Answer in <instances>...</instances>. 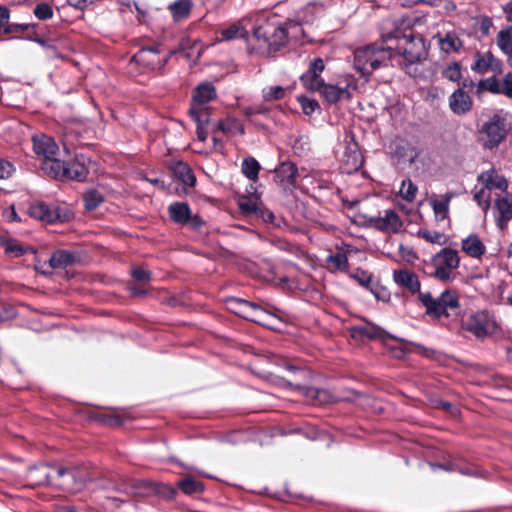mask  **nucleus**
Instances as JSON below:
<instances>
[{
	"mask_svg": "<svg viewBox=\"0 0 512 512\" xmlns=\"http://www.w3.org/2000/svg\"><path fill=\"white\" fill-rule=\"evenodd\" d=\"M54 475V486L69 493H77L81 491L88 482L95 480L94 474L84 465L69 467L55 465Z\"/></svg>",
	"mask_w": 512,
	"mask_h": 512,
	"instance_id": "nucleus-4",
	"label": "nucleus"
},
{
	"mask_svg": "<svg viewBox=\"0 0 512 512\" xmlns=\"http://www.w3.org/2000/svg\"><path fill=\"white\" fill-rule=\"evenodd\" d=\"M5 252L11 257H19L24 254V248L17 241H7Z\"/></svg>",
	"mask_w": 512,
	"mask_h": 512,
	"instance_id": "nucleus-57",
	"label": "nucleus"
},
{
	"mask_svg": "<svg viewBox=\"0 0 512 512\" xmlns=\"http://www.w3.org/2000/svg\"><path fill=\"white\" fill-rule=\"evenodd\" d=\"M230 309L237 315L246 318L248 311L250 309L251 302L233 298L229 301Z\"/></svg>",
	"mask_w": 512,
	"mask_h": 512,
	"instance_id": "nucleus-47",
	"label": "nucleus"
},
{
	"mask_svg": "<svg viewBox=\"0 0 512 512\" xmlns=\"http://www.w3.org/2000/svg\"><path fill=\"white\" fill-rule=\"evenodd\" d=\"M13 166L10 162L0 160V179H6L11 176Z\"/></svg>",
	"mask_w": 512,
	"mask_h": 512,
	"instance_id": "nucleus-64",
	"label": "nucleus"
},
{
	"mask_svg": "<svg viewBox=\"0 0 512 512\" xmlns=\"http://www.w3.org/2000/svg\"><path fill=\"white\" fill-rule=\"evenodd\" d=\"M131 275L135 280L143 284L148 282L151 278V273L148 270L140 267L134 268L131 272Z\"/></svg>",
	"mask_w": 512,
	"mask_h": 512,
	"instance_id": "nucleus-59",
	"label": "nucleus"
},
{
	"mask_svg": "<svg viewBox=\"0 0 512 512\" xmlns=\"http://www.w3.org/2000/svg\"><path fill=\"white\" fill-rule=\"evenodd\" d=\"M274 315L275 314L267 311L265 308H262L258 304L251 302L250 309L245 319L261 324L263 326L270 327L271 319Z\"/></svg>",
	"mask_w": 512,
	"mask_h": 512,
	"instance_id": "nucleus-29",
	"label": "nucleus"
},
{
	"mask_svg": "<svg viewBox=\"0 0 512 512\" xmlns=\"http://www.w3.org/2000/svg\"><path fill=\"white\" fill-rule=\"evenodd\" d=\"M462 250L470 257L480 258L486 253V247L476 234H471L461 243Z\"/></svg>",
	"mask_w": 512,
	"mask_h": 512,
	"instance_id": "nucleus-25",
	"label": "nucleus"
},
{
	"mask_svg": "<svg viewBox=\"0 0 512 512\" xmlns=\"http://www.w3.org/2000/svg\"><path fill=\"white\" fill-rule=\"evenodd\" d=\"M507 132L505 119L494 115L480 129V141L484 148L493 149L505 139Z\"/></svg>",
	"mask_w": 512,
	"mask_h": 512,
	"instance_id": "nucleus-8",
	"label": "nucleus"
},
{
	"mask_svg": "<svg viewBox=\"0 0 512 512\" xmlns=\"http://www.w3.org/2000/svg\"><path fill=\"white\" fill-rule=\"evenodd\" d=\"M384 43L395 41L390 44L393 47V58L395 56L403 57V62L421 63L427 58L428 51L423 37L419 34L402 33L399 29L382 34Z\"/></svg>",
	"mask_w": 512,
	"mask_h": 512,
	"instance_id": "nucleus-2",
	"label": "nucleus"
},
{
	"mask_svg": "<svg viewBox=\"0 0 512 512\" xmlns=\"http://www.w3.org/2000/svg\"><path fill=\"white\" fill-rule=\"evenodd\" d=\"M497 45L504 54L512 52V26L499 31Z\"/></svg>",
	"mask_w": 512,
	"mask_h": 512,
	"instance_id": "nucleus-41",
	"label": "nucleus"
},
{
	"mask_svg": "<svg viewBox=\"0 0 512 512\" xmlns=\"http://www.w3.org/2000/svg\"><path fill=\"white\" fill-rule=\"evenodd\" d=\"M474 200L481 206L484 210H487L490 206V193L485 186L481 188L479 191L475 192Z\"/></svg>",
	"mask_w": 512,
	"mask_h": 512,
	"instance_id": "nucleus-51",
	"label": "nucleus"
},
{
	"mask_svg": "<svg viewBox=\"0 0 512 512\" xmlns=\"http://www.w3.org/2000/svg\"><path fill=\"white\" fill-rule=\"evenodd\" d=\"M245 17L236 23L231 24L227 28H223L220 31L221 39L230 41L234 39L246 38L248 36L247 24H251L250 21H244Z\"/></svg>",
	"mask_w": 512,
	"mask_h": 512,
	"instance_id": "nucleus-27",
	"label": "nucleus"
},
{
	"mask_svg": "<svg viewBox=\"0 0 512 512\" xmlns=\"http://www.w3.org/2000/svg\"><path fill=\"white\" fill-rule=\"evenodd\" d=\"M0 315V322L12 320L16 317V311L12 306L3 305Z\"/></svg>",
	"mask_w": 512,
	"mask_h": 512,
	"instance_id": "nucleus-63",
	"label": "nucleus"
},
{
	"mask_svg": "<svg viewBox=\"0 0 512 512\" xmlns=\"http://www.w3.org/2000/svg\"><path fill=\"white\" fill-rule=\"evenodd\" d=\"M464 326L467 331L473 333L478 338L486 337L497 329L495 320L485 312L471 315Z\"/></svg>",
	"mask_w": 512,
	"mask_h": 512,
	"instance_id": "nucleus-9",
	"label": "nucleus"
},
{
	"mask_svg": "<svg viewBox=\"0 0 512 512\" xmlns=\"http://www.w3.org/2000/svg\"><path fill=\"white\" fill-rule=\"evenodd\" d=\"M66 165L65 161H60L54 156L52 158L44 159L41 164V169L45 174L52 178L63 179L67 173Z\"/></svg>",
	"mask_w": 512,
	"mask_h": 512,
	"instance_id": "nucleus-26",
	"label": "nucleus"
},
{
	"mask_svg": "<svg viewBox=\"0 0 512 512\" xmlns=\"http://www.w3.org/2000/svg\"><path fill=\"white\" fill-rule=\"evenodd\" d=\"M189 113L193 120L196 122L197 126L205 127V125L209 122L210 111L205 106L191 104Z\"/></svg>",
	"mask_w": 512,
	"mask_h": 512,
	"instance_id": "nucleus-40",
	"label": "nucleus"
},
{
	"mask_svg": "<svg viewBox=\"0 0 512 512\" xmlns=\"http://www.w3.org/2000/svg\"><path fill=\"white\" fill-rule=\"evenodd\" d=\"M190 208L187 203L176 202L169 206V215L177 223L184 224L190 219Z\"/></svg>",
	"mask_w": 512,
	"mask_h": 512,
	"instance_id": "nucleus-34",
	"label": "nucleus"
},
{
	"mask_svg": "<svg viewBox=\"0 0 512 512\" xmlns=\"http://www.w3.org/2000/svg\"><path fill=\"white\" fill-rule=\"evenodd\" d=\"M501 63L490 52L478 54L472 70L478 73H486L489 70L497 71L500 69Z\"/></svg>",
	"mask_w": 512,
	"mask_h": 512,
	"instance_id": "nucleus-28",
	"label": "nucleus"
},
{
	"mask_svg": "<svg viewBox=\"0 0 512 512\" xmlns=\"http://www.w3.org/2000/svg\"><path fill=\"white\" fill-rule=\"evenodd\" d=\"M155 492L166 499H173L177 494V490L174 487L167 484L156 485Z\"/></svg>",
	"mask_w": 512,
	"mask_h": 512,
	"instance_id": "nucleus-55",
	"label": "nucleus"
},
{
	"mask_svg": "<svg viewBox=\"0 0 512 512\" xmlns=\"http://www.w3.org/2000/svg\"><path fill=\"white\" fill-rule=\"evenodd\" d=\"M419 234L427 241L431 243H437V244H443L444 241V234L437 232V231H429V230H421Z\"/></svg>",
	"mask_w": 512,
	"mask_h": 512,
	"instance_id": "nucleus-54",
	"label": "nucleus"
},
{
	"mask_svg": "<svg viewBox=\"0 0 512 512\" xmlns=\"http://www.w3.org/2000/svg\"><path fill=\"white\" fill-rule=\"evenodd\" d=\"M449 107L454 114H466L472 108V99L467 92L459 88L450 96Z\"/></svg>",
	"mask_w": 512,
	"mask_h": 512,
	"instance_id": "nucleus-17",
	"label": "nucleus"
},
{
	"mask_svg": "<svg viewBox=\"0 0 512 512\" xmlns=\"http://www.w3.org/2000/svg\"><path fill=\"white\" fill-rule=\"evenodd\" d=\"M298 177L297 167L292 162H283L275 169V178L284 188L295 185Z\"/></svg>",
	"mask_w": 512,
	"mask_h": 512,
	"instance_id": "nucleus-18",
	"label": "nucleus"
},
{
	"mask_svg": "<svg viewBox=\"0 0 512 512\" xmlns=\"http://www.w3.org/2000/svg\"><path fill=\"white\" fill-rule=\"evenodd\" d=\"M353 278L356 279L359 284H361L364 287H368L371 282V275L361 269H357L356 272L353 274Z\"/></svg>",
	"mask_w": 512,
	"mask_h": 512,
	"instance_id": "nucleus-60",
	"label": "nucleus"
},
{
	"mask_svg": "<svg viewBox=\"0 0 512 512\" xmlns=\"http://www.w3.org/2000/svg\"><path fill=\"white\" fill-rule=\"evenodd\" d=\"M478 181L488 190L499 189L504 191L508 187L507 180L494 169L481 173L478 176Z\"/></svg>",
	"mask_w": 512,
	"mask_h": 512,
	"instance_id": "nucleus-24",
	"label": "nucleus"
},
{
	"mask_svg": "<svg viewBox=\"0 0 512 512\" xmlns=\"http://www.w3.org/2000/svg\"><path fill=\"white\" fill-rule=\"evenodd\" d=\"M327 262L340 271H344L348 267V258L344 253L330 255L327 258Z\"/></svg>",
	"mask_w": 512,
	"mask_h": 512,
	"instance_id": "nucleus-48",
	"label": "nucleus"
},
{
	"mask_svg": "<svg viewBox=\"0 0 512 512\" xmlns=\"http://www.w3.org/2000/svg\"><path fill=\"white\" fill-rule=\"evenodd\" d=\"M434 406L437 409H442V410L448 412L452 416H456L459 413V410L455 405H453L452 403H450L448 401H444L441 399L436 400L434 402Z\"/></svg>",
	"mask_w": 512,
	"mask_h": 512,
	"instance_id": "nucleus-58",
	"label": "nucleus"
},
{
	"mask_svg": "<svg viewBox=\"0 0 512 512\" xmlns=\"http://www.w3.org/2000/svg\"><path fill=\"white\" fill-rule=\"evenodd\" d=\"M132 61L146 68L155 70L161 69L168 61V56L161 57L157 47H145L140 49L133 57Z\"/></svg>",
	"mask_w": 512,
	"mask_h": 512,
	"instance_id": "nucleus-13",
	"label": "nucleus"
},
{
	"mask_svg": "<svg viewBox=\"0 0 512 512\" xmlns=\"http://www.w3.org/2000/svg\"><path fill=\"white\" fill-rule=\"evenodd\" d=\"M393 59V47L373 43L354 51V66L364 76L368 77L388 60Z\"/></svg>",
	"mask_w": 512,
	"mask_h": 512,
	"instance_id": "nucleus-3",
	"label": "nucleus"
},
{
	"mask_svg": "<svg viewBox=\"0 0 512 512\" xmlns=\"http://www.w3.org/2000/svg\"><path fill=\"white\" fill-rule=\"evenodd\" d=\"M172 171L175 177L178 178L183 184L190 187L195 185L196 177L187 164L178 161L172 166Z\"/></svg>",
	"mask_w": 512,
	"mask_h": 512,
	"instance_id": "nucleus-33",
	"label": "nucleus"
},
{
	"mask_svg": "<svg viewBox=\"0 0 512 512\" xmlns=\"http://www.w3.org/2000/svg\"><path fill=\"white\" fill-rule=\"evenodd\" d=\"M260 169V164L254 158L248 157L243 160L242 172L249 180L256 181Z\"/></svg>",
	"mask_w": 512,
	"mask_h": 512,
	"instance_id": "nucleus-42",
	"label": "nucleus"
},
{
	"mask_svg": "<svg viewBox=\"0 0 512 512\" xmlns=\"http://www.w3.org/2000/svg\"><path fill=\"white\" fill-rule=\"evenodd\" d=\"M441 74L443 78L451 82H459L462 78V66L459 62H452L442 70Z\"/></svg>",
	"mask_w": 512,
	"mask_h": 512,
	"instance_id": "nucleus-43",
	"label": "nucleus"
},
{
	"mask_svg": "<svg viewBox=\"0 0 512 512\" xmlns=\"http://www.w3.org/2000/svg\"><path fill=\"white\" fill-rule=\"evenodd\" d=\"M101 489L109 490L113 489L118 493H124L126 495H143V490L148 487V484L140 480L124 479L121 483L116 484L114 482L103 483L99 486Z\"/></svg>",
	"mask_w": 512,
	"mask_h": 512,
	"instance_id": "nucleus-15",
	"label": "nucleus"
},
{
	"mask_svg": "<svg viewBox=\"0 0 512 512\" xmlns=\"http://www.w3.org/2000/svg\"><path fill=\"white\" fill-rule=\"evenodd\" d=\"M34 15L40 20H48L52 18L53 10L48 4L41 3L34 8Z\"/></svg>",
	"mask_w": 512,
	"mask_h": 512,
	"instance_id": "nucleus-53",
	"label": "nucleus"
},
{
	"mask_svg": "<svg viewBox=\"0 0 512 512\" xmlns=\"http://www.w3.org/2000/svg\"><path fill=\"white\" fill-rule=\"evenodd\" d=\"M54 470L55 465L40 464L31 467L26 475L27 485L29 487H36L41 485H53L54 486Z\"/></svg>",
	"mask_w": 512,
	"mask_h": 512,
	"instance_id": "nucleus-11",
	"label": "nucleus"
},
{
	"mask_svg": "<svg viewBox=\"0 0 512 512\" xmlns=\"http://www.w3.org/2000/svg\"><path fill=\"white\" fill-rule=\"evenodd\" d=\"M215 97V87L210 83H203L196 87L192 97V104L204 106L206 103H208Z\"/></svg>",
	"mask_w": 512,
	"mask_h": 512,
	"instance_id": "nucleus-31",
	"label": "nucleus"
},
{
	"mask_svg": "<svg viewBox=\"0 0 512 512\" xmlns=\"http://www.w3.org/2000/svg\"><path fill=\"white\" fill-rule=\"evenodd\" d=\"M244 21L251 22L253 38L256 40L254 49L264 56H272L285 47L289 37H295L301 29L298 23L292 21L284 24L269 22L260 12L247 15Z\"/></svg>",
	"mask_w": 512,
	"mask_h": 512,
	"instance_id": "nucleus-1",
	"label": "nucleus"
},
{
	"mask_svg": "<svg viewBox=\"0 0 512 512\" xmlns=\"http://www.w3.org/2000/svg\"><path fill=\"white\" fill-rule=\"evenodd\" d=\"M419 299L426 307V313L436 318L456 316L460 312L458 296L452 290H445L437 298L430 293H420Z\"/></svg>",
	"mask_w": 512,
	"mask_h": 512,
	"instance_id": "nucleus-5",
	"label": "nucleus"
},
{
	"mask_svg": "<svg viewBox=\"0 0 512 512\" xmlns=\"http://www.w3.org/2000/svg\"><path fill=\"white\" fill-rule=\"evenodd\" d=\"M192 5V0H178L169 6V10L176 21H181L188 17Z\"/></svg>",
	"mask_w": 512,
	"mask_h": 512,
	"instance_id": "nucleus-37",
	"label": "nucleus"
},
{
	"mask_svg": "<svg viewBox=\"0 0 512 512\" xmlns=\"http://www.w3.org/2000/svg\"><path fill=\"white\" fill-rule=\"evenodd\" d=\"M29 214L34 219L47 223L65 222L69 219L67 212L57 206H49L45 203H38L29 208Z\"/></svg>",
	"mask_w": 512,
	"mask_h": 512,
	"instance_id": "nucleus-10",
	"label": "nucleus"
},
{
	"mask_svg": "<svg viewBox=\"0 0 512 512\" xmlns=\"http://www.w3.org/2000/svg\"><path fill=\"white\" fill-rule=\"evenodd\" d=\"M393 279L399 286H402L412 293L419 292L420 282L417 275L407 269L395 270Z\"/></svg>",
	"mask_w": 512,
	"mask_h": 512,
	"instance_id": "nucleus-21",
	"label": "nucleus"
},
{
	"mask_svg": "<svg viewBox=\"0 0 512 512\" xmlns=\"http://www.w3.org/2000/svg\"><path fill=\"white\" fill-rule=\"evenodd\" d=\"M501 94H504L505 96L512 99V73H508L503 78Z\"/></svg>",
	"mask_w": 512,
	"mask_h": 512,
	"instance_id": "nucleus-61",
	"label": "nucleus"
},
{
	"mask_svg": "<svg viewBox=\"0 0 512 512\" xmlns=\"http://www.w3.org/2000/svg\"><path fill=\"white\" fill-rule=\"evenodd\" d=\"M177 486L186 495H197L204 490L203 484L192 477L179 480Z\"/></svg>",
	"mask_w": 512,
	"mask_h": 512,
	"instance_id": "nucleus-38",
	"label": "nucleus"
},
{
	"mask_svg": "<svg viewBox=\"0 0 512 512\" xmlns=\"http://www.w3.org/2000/svg\"><path fill=\"white\" fill-rule=\"evenodd\" d=\"M420 63H410V62H403L399 63V65L402 66L406 74H408L410 77L413 78H421L422 77V70L419 67Z\"/></svg>",
	"mask_w": 512,
	"mask_h": 512,
	"instance_id": "nucleus-56",
	"label": "nucleus"
},
{
	"mask_svg": "<svg viewBox=\"0 0 512 512\" xmlns=\"http://www.w3.org/2000/svg\"><path fill=\"white\" fill-rule=\"evenodd\" d=\"M285 95V90L281 86H271L264 90V99L266 101L279 100Z\"/></svg>",
	"mask_w": 512,
	"mask_h": 512,
	"instance_id": "nucleus-52",
	"label": "nucleus"
},
{
	"mask_svg": "<svg viewBox=\"0 0 512 512\" xmlns=\"http://www.w3.org/2000/svg\"><path fill=\"white\" fill-rule=\"evenodd\" d=\"M453 197V192H447L444 195L440 196V198L430 199V205L434 211L435 216L438 219L444 220L448 217L449 205Z\"/></svg>",
	"mask_w": 512,
	"mask_h": 512,
	"instance_id": "nucleus-30",
	"label": "nucleus"
},
{
	"mask_svg": "<svg viewBox=\"0 0 512 512\" xmlns=\"http://www.w3.org/2000/svg\"><path fill=\"white\" fill-rule=\"evenodd\" d=\"M369 225L386 233H397L403 223L398 214L391 209L385 210L382 215L370 217Z\"/></svg>",
	"mask_w": 512,
	"mask_h": 512,
	"instance_id": "nucleus-12",
	"label": "nucleus"
},
{
	"mask_svg": "<svg viewBox=\"0 0 512 512\" xmlns=\"http://www.w3.org/2000/svg\"><path fill=\"white\" fill-rule=\"evenodd\" d=\"M498 216L496 221L501 229H504L507 222L512 219V194H506L496 200Z\"/></svg>",
	"mask_w": 512,
	"mask_h": 512,
	"instance_id": "nucleus-22",
	"label": "nucleus"
},
{
	"mask_svg": "<svg viewBox=\"0 0 512 512\" xmlns=\"http://www.w3.org/2000/svg\"><path fill=\"white\" fill-rule=\"evenodd\" d=\"M434 38L437 39L440 50L446 54L459 52L463 47L462 40L454 31L437 33Z\"/></svg>",
	"mask_w": 512,
	"mask_h": 512,
	"instance_id": "nucleus-19",
	"label": "nucleus"
},
{
	"mask_svg": "<svg viewBox=\"0 0 512 512\" xmlns=\"http://www.w3.org/2000/svg\"><path fill=\"white\" fill-rule=\"evenodd\" d=\"M417 191V186L410 179H406L402 181L399 193L404 200L413 202Z\"/></svg>",
	"mask_w": 512,
	"mask_h": 512,
	"instance_id": "nucleus-44",
	"label": "nucleus"
},
{
	"mask_svg": "<svg viewBox=\"0 0 512 512\" xmlns=\"http://www.w3.org/2000/svg\"><path fill=\"white\" fill-rule=\"evenodd\" d=\"M479 89L487 90L492 93L501 94V85L496 77H489L479 82Z\"/></svg>",
	"mask_w": 512,
	"mask_h": 512,
	"instance_id": "nucleus-49",
	"label": "nucleus"
},
{
	"mask_svg": "<svg viewBox=\"0 0 512 512\" xmlns=\"http://www.w3.org/2000/svg\"><path fill=\"white\" fill-rule=\"evenodd\" d=\"M357 89V82L351 75H346L339 79L336 85L326 84L321 81L317 87H312L309 90L319 92L322 97L329 103H336L341 100H349L352 97V92Z\"/></svg>",
	"mask_w": 512,
	"mask_h": 512,
	"instance_id": "nucleus-6",
	"label": "nucleus"
},
{
	"mask_svg": "<svg viewBox=\"0 0 512 512\" xmlns=\"http://www.w3.org/2000/svg\"><path fill=\"white\" fill-rule=\"evenodd\" d=\"M202 46L198 40L182 39L179 44V52L183 57L197 60L201 54Z\"/></svg>",
	"mask_w": 512,
	"mask_h": 512,
	"instance_id": "nucleus-32",
	"label": "nucleus"
},
{
	"mask_svg": "<svg viewBox=\"0 0 512 512\" xmlns=\"http://www.w3.org/2000/svg\"><path fill=\"white\" fill-rule=\"evenodd\" d=\"M85 157L83 155L76 156L72 162H66L65 174L66 179L84 181L88 175V169L85 165Z\"/></svg>",
	"mask_w": 512,
	"mask_h": 512,
	"instance_id": "nucleus-23",
	"label": "nucleus"
},
{
	"mask_svg": "<svg viewBox=\"0 0 512 512\" xmlns=\"http://www.w3.org/2000/svg\"><path fill=\"white\" fill-rule=\"evenodd\" d=\"M30 27L29 24H7L3 27L4 34H12L17 32H23L28 30Z\"/></svg>",
	"mask_w": 512,
	"mask_h": 512,
	"instance_id": "nucleus-62",
	"label": "nucleus"
},
{
	"mask_svg": "<svg viewBox=\"0 0 512 512\" xmlns=\"http://www.w3.org/2000/svg\"><path fill=\"white\" fill-rule=\"evenodd\" d=\"M350 336L355 340H383L387 333L381 327L366 321L363 324L352 326L349 329Z\"/></svg>",
	"mask_w": 512,
	"mask_h": 512,
	"instance_id": "nucleus-14",
	"label": "nucleus"
},
{
	"mask_svg": "<svg viewBox=\"0 0 512 512\" xmlns=\"http://www.w3.org/2000/svg\"><path fill=\"white\" fill-rule=\"evenodd\" d=\"M238 206L242 214L244 215H258L261 208L258 207L257 203L251 200L247 196H243L238 201Z\"/></svg>",
	"mask_w": 512,
	"mask_h": 512,
	"instance_id": "nucleus-46",
	"label": "nucleus"
},
{
	"mask_svg": "<svg viewBox=\"0 0 512 512\" xmlns=\"http://www.w3.org/2000/svg\"><path fill=\"white\" fill-rule=\"evenodd\" d=\"M217 130L222 131L223 133H230L234 129H237L240 134H244V128L240 125L236 120L228 119L225 122H219L216 127Z\"/></svg>",
	"mask_w": 512,
	"mask_h": 512,
	"instance_id": "nucleus-50",
	"label": "nucleus"
},
{
	"mask_svg": "<svg viewBox=\"0 0 512 512\" xmlns=\"http://www.w3.org/2000/svg\"><path fill=\"white\" fill-rule=\"evenodd\" d=\"M392 154L398 160L408 161L410 164L414 163L418 157L417 150L408 143L397 144Z\"/></svg>",
	"mask_w": 512,
	"mask_h": 512,
	"instance_id": "nucleus-35",
	"label": "nucleus"
},
{
	"mask_svg": "<svg viewBox=\"0 0 512 512\" xmlns=\"http://www.w3.org/2000/svg\"><path fill=\"white\" fill-rule=\"evenodd\" d=\"M83 200L87 210H95L103 202V196L96 190H90L84 194Z\"/></svg>",
	"mask_w": 512,
	"mask_h": 512,
	"instance_id": "nucleus-45",
	"label": "nucleus"
},
{
	"mask_svg": "<svg viewBox=\"0 0 512 512\" xmlns=\"http://www.w3.org/2000/svg\"><path fill=\"white\" fill-rule=\"evenodd\" d=\"M324 68L325 65L321 58L313 59L310 62L307 72L304 73L300 78L302 84L308 89L320 85L321 81H323V79L320 77V74L323 72Z\"/></svg>",
	"mask_w": 512,
	"mask_h": 512,
	"instance_id": "nucleus-16",
	"label": "nucleus"
},
{
	"mask_svg": "<svg viewBox=\"0 0 512 512\" xmlns=\"http://www.w3.org/2000/svg\"><path fill=\"white\" fill-rule=\"evenodd\" d=\"M459 263L458 252L450 248H444L433 257V270L429 274L440 281H449L452 278V271L458 268Z\"/></svg>",
	"mask_w": 512,
	"mask_h": 512,
	"instance_id": "nucleus-7",
	"label": "nucleus"
},
{
	"mask_svg": "<svg viewBox=\"0 0 512 512\" xmlns=\"http://www.w3.org/2000/svg\"><path fill=\"white\" fill-rule=\"evenodd\" d=\"M341 161L348 167L349 170H357L361 165V155L356 149V145L353 148L348 147L341 158Z\"/></svg>",
	"mask_w": 512,
	"mask_h": 512,
	"instance_id": "nucleus-39",
	"label": "nucleus"
},
{
	"mask_svg": "<svg viewBox=\"0 0 512 512\" xmlns=\"http://www.w3.org/2000/svg\"><path fill=\"white\" fill-rule=\"evenodd\" d=\"M33 148L37 155H42L44 159L52 158L58 153V146L55 141L46 135L33 137Z\"/></svg>",
	"mask_w": 512,
	"mask_h": 512,
	"instance_id": "nucleus-20",
	"label": "nucleus"
},
{
	"mask_svg": "<svg viewBox=\"0 0 512 512\" xmlns=\"http://www.w3.org/2000/svg\"><path fill=\"white\" fill-rule=\"evenodd\" d=\"M75 261V256L66 250H57L55 251L49 259V265L54 268H66L67 266L73 264Z\"/></svg>",
	"mask_w": 512,
	"mask_h": 512,
	"instance_id": "nucleus-36",
	"label": "nucleus"
}]
</instances>
